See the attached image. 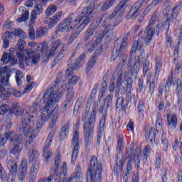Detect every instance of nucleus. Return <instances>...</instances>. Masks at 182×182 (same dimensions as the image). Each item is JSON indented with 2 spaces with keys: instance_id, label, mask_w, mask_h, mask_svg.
Returning a JSON list of instances; mask_svg holds the SVG:
<instances>
[{
  "instance_id": "393cba45",
  "label": "nucleus",
  "mask_w": 182,
  "mask_h": 182,
  "mask_svg": "<svg viewBox=\"0 0 182 182\" xmlns=\"http://www.w3.org/2000/svg\"><path fill=\"white\" fill-rule=\"evenodd\" d=\"M63 14V11H58L50 19V23L48 24L49 28H53L55 25L60 21V18H62V15Z\"/></svg>"
},
{
  "instance_id": "dca6fc26",
  "label": "nucleus",
  "mask_w": 182,
  "mask_h": 182,
  "mask_svg": "<svg viewBox=\"0 0 182 182\" xmlns=\"http://www.w3.org/2000/svg\"><path fill=\"white\" fill-rule=\"evenodd\" d=\"M55 136L54 132H50L48 136L46 141V144L43 148V157L48 160L52 157V151L49 150V147H50V144H52V140H53V136Z\"/></svg>"
},
{
  "instance_id": "b1692460",
  "label": "nucleus",
  "mask_w": 182,
  "mask_h": 182,
  "mask_svg": "<svg viewBox=\"0 0 182 182\" xmlns=\"http://www.w3.org/2000/svg\"><path fill=\"white\" fill-rule=\"evenodd\" d=\"M127 50V43H126V41H124V38H123L119 49L116 50L117 53L118 54V58H122V56H126V58H127V55H126Z\"/></svg>"
},
{
  "instance_id": "9d476101",
  "label": "nucleus",
  "mask_w": 182,
  "mask_h": 182,
  "mask_svg": "<svg viewBox=\"0 0 182 182\" xmlns=\"http://www.w3.org/2000/svg\"><path fill=\"white\" fill-rule=\"evenodd\" d=\"M77 25H80L77 18L75 17V19L68 18L63 21V23H60L58 27V32H62L66 33L73 31Z\"/></svg>"
},
{
  "instance_id": "f03ea898",
  "label": "nucleus",
  "mask_w": 182,
  "mask_h": 182,
  "mask_svg": "<svg viewBox=\"0 0 182 182\" xmlns=\"http://www.w3.org/2000/svg\"><path fill=\"white\" fill-rule=\"evenodd\" d=\"M23 120L21 124V130L26 138V144H31L33 141V139L38 136L39 129L42 127V124H39L35 129V117L29 114L28 110H23L22 112Z\"/></svg>"
},
{
  "instance_id": "4be33fe9",
  "label": "nucleus",
  "mask_w": 182,
  "mask_h": 182,
  "mask_svg": "<svg viewBox=\"0 0 182 182\" xmlns=\"http://www.w3.org/2000/svg\"><path fill=\"white\" fill-rule=\"evenodd\" d=\"M136 150L129 149L127 151V156L129 160H133L134 159L135 167L137 168H140V159H139V154L136 156Z\"/></svg>"
},
{
  "instance_id": "864d4df0",
  "label": "nucleus",
  "mask_w": 182,
  "mask_h": 182,
  "mask_svg": "<svg viewBox=\"0 0 182 182\" xmlns=\"http://www.w3.org/2000/svg\"><path fill=\"white\" fill-rule=\"evenodd\" d=\"M103 38H105V33L101 31L97 33V42H102Z\"/></svg>"
},
{
  "instance_id": "7c9ffc66",
  "label": "nucleus",
  "mask_w": 182,
  "mask_h": 182,
  "mask_svg": "<svg viewBox=\"0 0 182 182\" xmlns=\"http://www.w3.org/2000/svg\"><path fill=\"white\" fill-rule=\"evenodd\" d=\"M59 164H60V155L56 156L54 166H52V168H51V170H53L54 174H55V176L59 175Z\"/></svg>"
},
{
  "instance_id": "2f4dec72",
  "label": "nucleus",
  "mask_w": 182,
  "mask_h": 182,
  "mask_svg": "<svg viewBox=\"0 0 182 182\" xmlns=\"http://www.w3.org/2000/svg\"><path fill=\"white\" fill-rule=\"evenodd\" d=\"M144 36L141 39H139L138 41H135L132 46V52L134 50H141V46H143V40L144 41Z\"/></svg>"
},
{
  "instance_id": "72a5a7b5",
  "label": "nucleus",
  "mask_w": 182,
  "mask_h": 182,
  "mask_svg": "<svg viewBox=\"0 0 182 182\" xmlns=\"http://www.w3.org/2000/svg\"><path fill=\"white\" fill-rule=\"evenodd\" d=\"M112 100H113V95L109 94L105 98V106H106V107L105 108L104 113L102 114V116H105V117H106V114L107 113V109L109 107V103H112Z\"/></svg>"
},
{
  "instance_id": "9b49d317",
  "label": "nucleus",
  "mask_w": 182,
  "mask_h": 182,
  "mask_svg": "<svg viewBox=\"0 0 182 182\" xmlns=\"http://www.w3.org/2000/svg\"><path fill=\"white\" fill-rule=\"evenodd\" d=\"M123 76L125 79H127V77H129V73L127 71L124 73L121 72L117 77V82H112L109 85V90L110 93H113V92H115L116 97H119L120 89H122V87H124V86H123Z\"/></svg>"
},
{
  "instance_id": "aec40b11",
  "label": "nucleus",
  "mask_w": 182,
  "mask_h": 182,
  "mask_svg": "<svg viewBox=\"0 0 182 182\" xmlns=\"http://www.w3.org/2000/svg\"><path fill=\"white\" fill-rule=\"evenodd\" d=\"M26 173H28V164L26 160L21 161V165L19 167L18 178L20 181H23L25 177H26Z\"/></svg>"
},
{
  "instance_id": "4d7b16f0",
  "label": "nucleus",
  "mask_w": 182,
  "mask_h": 182,
  "mask_svg": "<svg viewBox=\"0 0 182 182\" xmlns=\"http://www.w3.org/2000/svg\"><path fill=\"white\" fill-rule=\"evenodd\" d=\"M6 143V138H5V135L4 134L0 135V147L5 146Z\"/></svg>"
},
{
  "instance_id": "c85d7f7f",
  "label": "nucleus",
  "mask_w": 182,
  "mask_h": 182,
  "mask_svg": "<svg viewBox=\"0 0 182 182\" xmlns=\"http://www.w3.org/2000/svg\"><path fill=\"white\" fill-rule=\"evenodd\" d=\"M149 139L152 146H157V142H156V129L153 127L149 129Z\"/></svg>"
},
{
  "instance_id": "8fccbe9b",
  "label": "nucleus",
  "mask_w": 182,
  "mask_h": 182,
  "mask_svg": "<svg viewBox=\"0 0 182 182\" xmlns=\"http://www.w3.org/2000/svg\"><path fill=\"white\" fill-rule=\"evenodd\" d=\"M3 28L4 29H14V23L12 21H6Z\"/></svg>"
},
{
  "instance_id": "49530a36",
  "label": "nucleus",
  "mask_w": 182,
  "mask_h": 182,
  "mask_svg": "<svg viewBox=\"0 0 182 182\" xmlns=\"http://www.w3.org/2000/svg\"><path fill=\"white\" fill-rule=\"evenodd\" d=\"M176 85H177V88H176V93H178V95H180V93H181V90H182V82H181V80L180 79H177L176 80Z\"/></svg>"
},
{
  "instance_id": "c756f323",
  "label": "nucleus",
  "mask_w": 182,
  "mask_h": 182,
  "mask_svg": "<svg viewBox=\"0 0 182 182\" xmlns=\"http://www.w3.org/2000/svg\"><path fill=\"white\" fill-rule=\"evenodd\" d=\"M19 11H23L22 15L17 19V22H25L29 18V11L25 10V7H20Z\"/></svg>"
},
{
  "instance_id": "0eeeda50",
  "label": "nucleus",
  "mask_w": 182,
  "mask_h": 182,
  "mask_svg": "<svg viewBox=\"0 0 182 182\" xmlns=\"http://www.w3.org/2000/svg\"><path fill=\"white\" fill-rule=\"evenodd\" d=\"M65 46V44H63L60 40H57L54 43H53V45L51 46V48L49 50V46H48V43L46 42H43L41 43L38 48H41V53H42V58L44 60V62H46L47 60H49L50 58H52V56H55L58 52H59V49H62Z\"/></svg>"
},
{
  "instance_id": "69168bd1",
  "label": "nucleus",
  "mask_w": 182,
  "mask_h": 182,
  "mask_svg": "<svg viewBox=\"0 0 182 182\" xmlns=\"http://www.w3.org/2000/svg\"><path fill=\"white\" fill-rule=\"evenodd\" d=\"M117 58L119 59H120V58L119 57V54L117 53V51H115V53H114L112 56H111V58H110V60L112 62H114V60H116L117 59Z\"/></svg>"
},
{
  "instance_id": "ea45409f",
  "label": "nucleus",
  "mask_w": 182,
  "mask_h": 182,
  "mask_svg": "<svg viewBox=\"0 0 182 182\" xmlns=\"http://www.w3.org/2000/svg\"><path fill=\"white\" fill-rule=\"evenodd\" d=\"M11 108H9V106L8 105L5 104H1L0 102V114L1 116H4L6 113H8L9 112Z\"/></svg>"
},
{
  "instance_id": "473e14b6",
  "label": "nucleus",
  "mask_w": 182,
  "mask_h": 182,
  "mask_svg": "<svg viewBox=\"0 0 182 182\" xmlns=\"http://www.w3.org/2000/svg\"><path fill=\"white\" fill-rule=\"evenodd\" d=\"M13 59L14 57L12 56V53H4L1 58V62H3L4 65H6V63H9V62H11Z\"/></svg>"
},
{
  "instance_id": "052dcab7",
  "label": "nucleus",
  "mask_w": 182,
  "mask_h": 182,
  "mask_svg": "<svg viewBox=\"0 0 182 182\" xmlns=\"http://www.w3.org/2000/svg\"><path fill=\"white\" fill-rule=\"evenodd\" d=\"M117 144V149L119 150V151H122V150H123V139L122 138L118 139Z\"/></svg>"
},
{
  "instance_id": "423d86ee",
  "label": "nucleus",
  "mask_w": 182,
  "mask_h": 182,
  "mask_svg": "<svg viewBox=\"0 0 182 182\" xmlns=\"http://www.w3.org/2000/svg\"><path fill=\"white\" fill-rule=\"evenodd\" d=\"M103 173V166L102 163L97 161L96 156H92L87 171V182H100L102 181V174Z\"/></svg>"
},
{
  "instance_id": "0e129e2a",
  "label": "nucleus",
  "mask_w": 182,
  "mask_h": 182,
  "mask_svg": "<svg viewBox=\"0 0 182 182\" xmlns=\"http://www.w3.org/2000/svg\"><path fill=\"white\" fill-rule=\"evenodd\" d=\"M61 170L63 171V174H64V176H66V174H68V173H67L68 169H67L66 162L63 163Z\"/></svg>"
},
{
  "instance_id": "680f3d73",
  "label": "nucleus",
  "mask_w": 182,
  "mask_h": 182,
  "mask_svg": "<svg viewBox=\"0 0 182 182\" xmlns=\"http://www.w3.org/2000/svg\"><path fill=\"white\" fill-rule=\"evenodd\" d=\"M12 92H13L14 96H15V97H21V96H22V94L21 92L11 88V93H12Z\"/></svg>"
},
{
  "instance_id": "603ef678",
  "label": "nucleus",
  "mask_w": 182,
  "mask_h": 182,
  "mask_svg": "<svg viewBox=\"0 0 182 182\" xmlns=\"http://www.w3.org/2000/svg\"><path fill=\"white\" fill-rule=\"evenodd\" d=\"M117 170L118 171H122V168H123V162L122 161V159H119V157L117 158Z\"/></svg>"
},
{
  "instance_id": "5fc2aeb1",
  "label": "nucleus",
  "mask_w": 182,
  "mask_h": 182,
  "mask_svg": "<svg viewBox=\"0 0 182 182\" xmlns=\"http://www.w3.org/2000/svg\"><path fill=\"white\" fill-rule=\"evenodd\" d=\"M150 63H149V61L147 60H145L144 61V64H143V71L146 73L147 70H149V66Z\"/></svg>"
},
{
  "instance_id": "f3484780",
  "label": "nucleus",
  "mask_w": 182,
  "mask_h": 182,
  "mask_svg": "<svg viewBox=\"0 0 182 182\" xmlns=\"http://www.w3.org/2000/svg\"><path fill=\"white\" fill-rule=\"evenodd\" d=\"M178 11H180V6H175L173 8L172 12L168 11V14H166V19L164 24V29H165V31H168L170 28L171 18V16L172 18H177V15H178ZM170 15H171V16Z\"/></svg>"
},
{
  "instance_id": "1a4fd4ad",
  "label": "nucleus",
  "mask_w": 182,
  "mask_h": 182,
  "mask_svg": "<svg viewBox=\"0 0 182 182\" xmlns=\"http://www.w3.org/2000/svg\"><path fill=\"white\" fill-rule=\"evenodd\" d=\"M9 83V74L6 72H2L0 68V97H5V95H9L12 88L8 87Z\"/></svg>"
},
{
  "instance_id": "f704fd0d",
  "label": "nucleus",
  "mask_w": 182,
  "mask_h": 182,
  "mask_svg": "<svg viewBox=\"0 0 182 182\" xmlns=\"http://www.w3.org/2000/svg\"><path fill=\"white\" fill-rule=\"evenodd\" d=\"M116 2V0H107L105 1L104 4L101 7V11H107V9H110L111 6H113V4Z\"/></svg>"
},
{
  "instance_id": "c03bdc74",
  "label": "nucleus",
  "mask_w": 182,
  "mask_h": 182,
  "mask_svg": "<svg viewBox=\"0 0 182 182\" xmlns=\"http://www.w3.org/2000/svg\"><path fill=\"white\" fill-rule=\"evenodd\" d=\"M9 170H10V173L11 174H15V173H16V171H18V164H16V163H13L11 166H10V167H9Z\"/></svg>"
},
{
  "instance_id": "bf43d9fd",
  "label": "nucleus",
  "mask_w": 182,
  "mask_h": 182,
  "mask_svg": "<svg viewBox=\"0 0 182 182\" xmlns=\"http://www.w3.org/2000/svg\"><path fill=\"white\" fill-rule=\"evenodd\" d=\"M80 33V32L79 33H75L73 35H71V36L70 37L69 40H68V43H72V42H73V41H75V39H76V38H77V36Z\"/></svg>"
},
{
  "instance_id": "6e6552de",
  "label": "nucleus",
  "mask_w": 182,
  "mask_h": 182,
  "mask_svg": "<svg viewBox=\"0 0 182 182\" xmlns=\"http://www.w3.org/2000/svg\"><path fill=\"white\" fill-rule=\"evenodd\" d=\"M159 19V16L157 14H154L149 22V25L146 26L144 31V43L145 45H150L151 41H153V36L156 33V29L153 27L157 22Z\"/></svg>"
},
{
  "instance_id": "e433bc0d",
  "label": "nucleus",
  "mask_w": 182,
  "mask_h": 182,
  "mask_svg": "<svg viewBox=\"0 0 182 182\" xmlns=\"http://www.w3.org/2000/svg\"><path fill=\"white\" fill-rule=\"evenodd\" d=\"M38 159V151L35 149H32L29 151L28 159L31 163H33L35 160Z\"/></svg>"
},
{
  "instance_id": "39448f33",
  "label": "nucleus",
  "mask_w": 182,
  "mask_h": 182,
  "mask_svg": "<svg viewBox=\"0 0 182 182\" xmlns=\"http://www.w3.org/2000/svg\"><path fill=\"white\" fill-rule=\"evenodd\" d=\"M16 56L20 62L21 69H24L29 63L36 65L41 60V54L33 50H25L23 52H16Z\"/></svg>"
},
{
  "instance_id": "f257e3e1",
  "label": "nucleus",
  "mask_w": 182,
  "mask_h": 182,
  "mask_svg": "<svg viewBox=\"0 0 182 182\" xmlns=\"http://www.w3.org/2000/svg\"><path fill=\"white\" fill-rule=\"evenodd\" d=\"M62 95L61 92H58L57 91H54L52 87L47 89L45 95H44V105L46 107L43 109H41V113H42L38 120H41V123L46 119V114L48 119L53 115L52 124H50V127H53L56 123L57 119H59V108L55 107L53 112H50L51 109H53L55 105L59 102V99H60V96Z\"/></svg>"
},
{
  "instance_id": "37998d69",
  "label": "nucleus",
  "mask_w": 182,
  "mask_h": 182,
  "mask_svg": "<svg viewBox=\"0 0 182 182\" xmlns=\"http://www.w3.org/2000/svg\"><path fill=\"white\" fill-rule=\"evenodd\" d=\"M156 127L158 132H160L161 130L163 127V119L161 118V117H157Z\"/></svg>"
},
{
  "instance_id": "de8ad7c7",
  "label": "nucleus",
  "mask_w": 182,
  "mask_h": 182,
  "mask_svg": "<svg viewBox=\"0 0 182 182\" xmlns=\"http://www.w3.org/2000/svg\"><path fill=\"white\" fill-rule=\"evenodd\" d=\"M39 107V104L38 102H34L32 107L30 108L31 113H36Z\"/></svg>"
},
{
  "instance_id": "a19ab883",
  "label": "nucleus",
  "mask_w": 182,
  "mask_h": 182,
  "mask_svg": "<svg viewBox=\"0 0 182 182\" xmlns=\"http://www.w3.org/2000/svg\"><path fill=\"white\" fill-rule=\"evenodd\" d=\"M26 45V42H25V41L20 39L18 43H17V46H18V49L20 51H17V52H24L25 50H23L25 49V46Z\"/></svg>"
},
{
  "instance_id": "20e7f679",
  "label": "nucleus",
  "mask_w": 182,
  "mask_h": 182,
  "mask_svg": "<svg viewBox=\"0 0 182 182\" xmlns=\"http://www.w3.org/2000/svg\"><path fill=\"white\" fill-rule=\"evenodd\" d=\"M88 1L90 2L91 5H90L88 7L84 8L82 12H80L75 17L80 23L78 29H80V31H83V29H85L86 26L89 25L92 18H93L95 14L97 12V10H96V2H97L99 0Z\"/></svg>"
},
{
  "instance_id": "7ed1b4c3",
  "label": "nucleus",
  "mask_w": 182,
  "mask_h": 182,
  "mask_svg": "<svg viewBox=\"0 0 182 182\" xmlns=\"http://www.w3.org/2000/svg\"><path fill=\"white\" fill-rule=\"evenodd\" d=\"M85 54H82L75 61L73 67H69L65 72V80L61 85V90L67 92V96L73 97L75 92H73V87L70 85H76L77 83V77L72 75V70L77 69L80 66V63L85 59Z\"/></svg>"
},
{
  "instance_id": "3c124183",
  "label": "nucleus",
  "mask_w": 182,
  "mask_h": 182,
  "mask_svg": "<svg viewBox=\"0 0 182 182\" xmlns=\"http://www.w3.org/2000/svg\"><path fill=\"white\" fill-rule=\"evenodd\" d=\"M38 14H41V12H38L35 9H33L31 11V22H33L35 21V19H36V16H38Z\"/></svg>"
},
{
  "instance_id": "ddd939ff",
  "label": "nucleus",
  "mask_w": 182,
  "mask_h": 182,
  "mask_svg": "<svg viewBox=\"0 0 182 182\" xmlns=\"http://www.w3.org/2000/svg\"><path fill=\"white\" fill-rule=\"evenodd\" d=\"M93 124H95V114L90 118L89 123H85L84 125V134L85 146H90L92 137L93 136Z\"/></svg>"
},
{
  "instance_id": "bb28decb",
  "label": "nucleus",
  "mask_w": 182,
  "mask_h": 182,
  "mask_svg": "<svg viewBox=\"0 0 182 182\" xmlns=\"http://www.w3.org/2000/svg\"><path fill=\"white\" fill-rule=\"evenodd\" d=\"M6 140H9L11 143H15L18 140V137H22L21 135H16L12 132H6L4 135Z\"/></svg>"
},
{
  "instance_id": "6e6d98bb",
  "label": "nucleus",
  "mask_w": 182,
  "mask_h": 182,
  "mask_svg": "<svg viewBox=\"0 0 182 182\" xmlns=\"http://www.w3.org/2000/svg\"><path fill=\"white\" fill-rule=\"evenodd\" d=\"M36 1L38 0H28L25 3V5L27 8H32L33 6V4H36Z\"/></svg>"
},
{
  "instance_id": "79ce46f5",
  "label": "nucleus",
  "mask_w": 182,
  "mask_h": 182,
  "mask_svg": "<svg viewBox=\"0 0 182 182\" xmlns=\"http://www.w3.org/2000/svg\"><path fill=\"white\" fill-rule=\"evenodd\" d=\"M38 174V170L33 168L30 172L29 182H35L36 180V175Z\"/></svg>"
},
{
  "instance_id": "4468645a",
  "label": "nucleus",
  "mask_w": 182,
  "mask_h": 182,
  "mask_svg": "<svg viewBox=\"0 0 182 182\" xmlns=\"http://www.w3.org/2000/svg\"><path fill=\"white\" fill-rule=\"evenodd\" d=\"M48 33V28L45 27L38 28L35 32L33 25L28 26V36L31 41H35L39 38H43Z\"/></svg>"
},
{
  "instance_id": "cd10ccee",
  "label": "nucleus",
  "mask_w": 182,
  "mask_h": 182,
  "mask_svg": "<svg viewBox=\"0 0 182 182\" xmlns=\"http://www.w3.org/2000/svg\"><path fill=\"white\" fill-rule=\"evenodd\" d=\"M68 133H69V123H67L61 129V132L59 134L60 139L65 140V139H66V136H68Z\"/></svg>"
},
{
  "instance_id": "a18cd8bd",
  "label": "nucleus",
  "mask_w": 182,
  "mask_h": 182,
  "mask_svg": "<svg viewBox=\"0 0 182 182\" xmlns=\"http://www.w3.org/2000/svg\"><path fill=\"white\" fill-rule=\"evenodd\" d=\"M160 70H161V61L159 60L156 63L155 75H157V76H159L160 75Z\"/></svg>"
},
{
  "instance_id": "58836bf2",
  "label": "nucleus",
  "mask_w": 182,
  "mask_h": 182,
  "mask_svg": "<svg viewBox=\"0 0 182 182\" xmlns=\"http://www.w3.org/2000/svg\"><path fill=\"white\" fill-rule=\"evenodd\" d=\"M11 111L18 116L19 114H22V112H21V107L18 102H14L12 104Z\"/></svg>"
},
{
  "instance_id": "e2e57ef3",
  "label": "nucleus",
  "mask_w": 182,
  "mask_h": 182,
  "mask_svg": "<svg viewBox=\"0 0 182 182\" xmlns=\"http://www.w3.org/2000/svg\"><path fill=\"white\" fill-rule=\"evenodd\" d=\"M139 68H140V60H138L135 62V63L134 65V72H139Z\"/></svg>"
},
{
  "instance_id": "c9c22d12",
  "label": "nucleus",
  "mask_w": 182,
  "mask_h": 182,
  "mask_svg": "<svg viewBox=\"0 0 182 182\" xmlns=\"http://www.w3.org/2000/svg\"><path fill=\"white\" fill-rule=\"evenodd\" d=\"M58 10V7L55 4L50 5L46 10V15L50 16V15H53L55 12Z\"/></svg>"
},
{
  "instance_id": "6ab92c4d",
  "label": "nucleus",
  "mask_w": 182,
  "mask_h": 182,
  "mask_svg": "<svg viewBox=\"0 0 182 182\" xmlns=\"http://www.w3.org/2000/svg\"><path fill=\"white\" fill-rule=\"evenodd\" d=\"M13 143L14 146L12 148L11 153L12 154H19V153L22 151V147H23L22 144V136H18V139H16V141Z\"/></svg>"
},
{
  "instance_id": "13d9d810",
  "label": "nucleus",
  "mask_w": 182,
  "mask_h": 182,
  "mask_svg": "<svg viewBox=\"0 0 182 182\" xmlns=\"http://www.w3.org/2000/svg\"><path fill=\"white\" fill-rule=\"evenodd\" d=\"M127 129L129 132H133V130H134V123L132 121H129L127 126Z\"/></svg>"
},
{
  "instance_id": "338daca9",
  "label": "nucleus",
  "mask_w": 182,
  "mask_h": 182,
  "mask_svg": "<svg viewBox=\"0 0 182 182\" xmlns=\"http://www.w3.org/2000/svg\"><path fill=\"white\" fill-rule=\"evenodd\" d=\"M34 9L36 11L40 12L41 14V12H42V6H41V4H39L38 3H36V1Z\"/></svg>"
},
{
  "instance_id": "774afa93",
  "label": "nucleus",
  "mask_w": 182,
  "mask_h": 182,
  "mask_svg": "<svg viewBox=\"0 0 182 182\" xmlns=\"http://www.w3.org/2000/svg\"><path fill=\"white\" fill-rule=\"evenodd\" d=\"M53 180V176H50L48 178H45L44 179L40 180V182H51Z\"/></svg>"
},
{
  "instance_id": "a211bd4d",
  "label": "nucleus",
  "mask_w": 182,
  "mask_h": 182,
  "mask_svg": "<svg viewBox=\"0 0 182 182\" xmlns=\"http://www.w3.org/2000/svg\"><path fill=\"white\" fill-rule=\"evenodd\" d=\"M166 119L168 127H170L171 130H175L176 127H177V122H178L177 115L176 114H168Z\"/></svg>"
},
{
  "instance_id": "412c9836",
  "label": "nucleus",
  "mask_w": 182,
  "mask_h": 182,
  "mask_svg": "<svg viewBox=\"0 0 182 182\" xmlns=\"http://www.w3.org/2000/svg\"><path fill=\"white\" fill-rule=\"evenodd\" d=\"M106 123V115H103L100 122V127L97 134V143L98 146H100V142L102 141V133L105 130V124Z\"/></svg>"
},
{
  "instance_id": "2eb2a0df",
  "label": "nucleus",
  "mask_w": 182,
  "mask_h": 182,
  "mask_svg": "<svg viewBox=\"0 0 182 182\" xmlns=\"http://www.w3.org/2000/svg\"><path fill=\"white\" fill-rule=\"evenodd\" d=\"M71 146L73 148L72 154V164H75L76 159H77V155L79 154V131L75 130L73 132V141Z\"/></svg>"
},
{
  "instance_id": "09e8293b",
  "label": "nucleus",
  "mask_w": 182,
  "mask_h": 182,
  "mask_svg": "<svg viewBox=\"0 0 182 182\" xmlns=\"http://www.w3.org/2000/svg\"><path fill=\"white\" fill-rule=\"evenodd\" d=\"M156 167L159 168L160 166H161V155L160 154H158L156 156Z\"/></svg>"
},
{
  "instance_id": "5701e85b",
  "label": "nucleus",
  "mask_w": 182,
  "mask_h": 182,
  "mask_svg": "<svg viewBox=\"0 0 182 182\" xmlns=\"http://www.w3.org/2000/svg\"><path fill=\"white\" fill-rule=\"evenodd\" d=\"M100 50H97L96 52L92 55L91 59L89 60L86 70L87 73H88V72H90V70H92V68H93V66H95V65L96 64V60H97V57L100 55Z\"/></svg>"
},
{
  "instance_id": "4c0bfd02",
  "label": "nucleus",
  "mask_w": 182,
  "mask_h": 182,
  "mask_svg": "<svg viewBox=\"0 0 182 182\" xmlns=\"http://www.w3.org/2000/svg\"><path fill=\"white\" fill-rule=\"evenodd\" d=\"M23 77V73L22 71L18 70L16 73V80L18 86H21L22 85V78Z\"/></svg>"
},
{
  "instance_id": "a878e982",
  "label": "nucleus",
  "mask_w": 182,
  "mask_h": 182,
  "mask_svg": "<svg viewBox=\"0 0 182 182\" xmlns=\"http://www.w3.org/2000/svg\"><path fill=\"white\" fill-rule=\"evenodd\" d=\"M126 2H127V0H124V1H121L120 4H119L115 7L114 11L108 16V18L109 19H113V18H114V16H116V15H117V14H119L120 9H122V8H123L124 6V5L126 4Z\"/></svg>"
},
{
  "instance_id": "f8f14e48",
  "label": "nucleus",
  "mask_w": 182,
  "mask_h": 182,
  "mask_svg": "<svg viewBox=\"0 0 182 182\" xmlns=\"http://www.w3.org/2000/svg\"><path fill=\"white\" fill-rule=\"evenodd\" d=\"M14 36H18V38H22V39L26 38V33L21 29L17 28L11 31V33L6 32L3 34V48L4 49H8L9 48V41L12 38V35Z\"/></svg>"
}]
</instances>
